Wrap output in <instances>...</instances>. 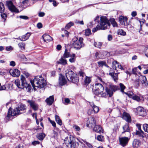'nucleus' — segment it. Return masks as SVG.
Masks as SVG:
<instances>
[{"mask_svg":"<svg viewBox=\"0 0 148 148\" xmlns=\"http://www.w3.org/2000/svg\"><path fill=\"white\" fill-rule=\"evenodd\" d=\"M63 138L64 143L68 147L70 146L71 148H75L79 145V143H76L75 138L69 133L65 132L64 134Z\"/></svg>","mask_w":148,"mask_h":148,"instance_id":"nucleus-1","label":"nucleus"},{"mask_svg":"<svg viewBox=\"0 0 148 148\" xmlns=\"http://www.w3.org/2000/svg\"><path fill=\"white\" fill-rule=\"evenodd\" d=\"M100 20V25H98L95 27L92 30L93 32H95L100 30L106 29L108 26H110V24L109 21L106 16H101Z\"/></svg>","mask_w":148,"mask_h":148,"instance_id":"nucleus-2","label":"nucleus"},{"mask_svg":"<svg viewBox=\"0 0 148 148\" xmlns=\"http://www.w3.org/2000/svg\"><path fill=\"white\" fill-rule=\"evenodd\" d=\"M31 83L34 88L36 87L40 88H44L46 85V80L41 76L36 77Z\"/></svg>","mask_w":148,"mask_h":148,"instance_id":"nucleus-3","label":"nucleus"},{"mask_svg":"<svg viewBox=\"0 0 148 148\" xmlns=\"http://www.w3.org/2000/svg\"><path fill=\"white\" fill-rule=\"evenodd\" d=\"M66 75L68 81L79 85V79L77 75L70 69L66 71Z\"/></svg>","mask_w":148,"mask_h":148,"instance_id":"nucleus-4","label":"nucleus"},{"mask_svg":"<svg viewBox=\"0 0 148 148\" xmlns=\"http://www.w3.org/2000/svg\"><path fill=\"white\" fill-rule=\"evenodd\" d=\"M25 106L23 104H21L19 107L12 110L11 107L8 109L7 116L9 118L11 116H14L22 113L20 111H23L26 109Z\"/></svg>","mask_w":148,"mask_h":148,"instance_id":"nucleus-5","label":"nucleus"},{"mask_svg":"<svg viewBox=\"0 0 148 148\" xmlns=\"http://www.w3.org/2000/svg\"><path fill=\"white\" fill-rule=\"evenodd\" d=\"M103 90L104 87L102 84L96 83L93 89V93L94 95L99 97H106L107 95L106 93H103Z\"/></svg>","mask_w":148,"mask_h":148,"instance_id":"nucleus-6","label":"nucleus"},{"mask_svg":"<svg viewBox=\"0 0 148 148\" xmlns=\"http://www.w3.org/2000/svg\"><path fill=\"white\" fill-rule=\"evenodd\" d=\"M83 40L84 39L82 37L78 38L75 37L71 40V44L74 48L78 50L84 46Z\"/></svg>","mask_w":148,"mask_h":148,"instance_id":"nucleus-7","label":"nucleus"},{"mask_svg":"<svg viewBox=\"0 0 148 148\" xmlns=\"http://www.w3.org/2000/svg\"><path fill=\"white\" fill-rule=\"evenodd\" d=\"M14 83L19 88L23 89L25 87L26 89L28 88L29 90L31 88L30 85L27 83L25 78L22 75L21 76L20 80L16 79Z\"/></svg>","mask_w":148,"mask_h":148,"instance_id":"nucleus-8","label":"nucleus"},{"mask_svg":"<svg viewBox=\"0 0 148 148\" xmlns=\"http://www.w3.org/2000/svg\"><path fill=\"white\" fill-rule=\"evenodd\" d=\"M118 86L112 84L109 85L108 87H106L105 90L107 94L110 97H111L113 95V93L118 89Z\"/></svg>","mask_w":148,"mask_h":148,"instance_id":"nucleus-9","label":"nucleus"},{"mask_svg":"<svg viewBox=\"0 0 148 148\" xmlns=\"http://www.w3.org/2000/svg\"><path fill=\"white\" fill-rule=\"evenodd\" d=\"M128 137H123L119 138L120 144L122 147H124L127 145L130 140L131 136Z\"/></svg>","mask_w":148,"mask_h":148,"instance_id":"nucleus-10","label":"nucleus"},{"mask_svg":"<svg viewBox=\"0 0 148 148\" xmlns=\"http://www.w3.org/2000/svg\"><path fill=\"white\" fill-rule=\"evenodd\" d=\"M27 103L29 104L30 108L34 111L37 110L38 109V105L35 101L33 100H28Z\"/></svg>","mask_w":148,"mask_h":148,"instance_id":"nucleus-11","label":"nucleus"},{"mask_svg":"<svg viewBox=\"0 0 148 148\" xmlns=\"http://www.w3.org/2000/svg\"><path fill=\"white\" fill-rule=\"evenodd\" d=\"M134 111L139 116H143L146 115V112L141 107L139 106L134 110Z\"/></svg>","mask_w":148,"mask_h":148,"instance_id":"nucleus-12","label":"nucleus"},{"mask_svg":"<svg viewBox=\"0 0 148 148\" xmlns=\"http://www.w3.org/2000/svg\"><path fill=\"white\" fill-rule=\"evenodd\" d=\"M67 81L64 76L60 74L59 75V84L61 86H63L66 84Z\"/></svg>","mask_w":148,"mask_h":148,"instance_id":"nucleus-13","label":"nucleus"},{"mask_svg":"<svg viewBox=\"0 0 148 148\" xmlns=\"http://www.w3.org/2000/svg\"><path fill=\"white\" fill-rule=\"evenodd\" d=\"M7 5L8 8L12 12H18V9L13 5L12 2L10 1H9L7 2Z\"/></svg>","mask_w":148,"mask_h":148,"instance_id":"nucleus-14","label":"nucleus"},{"mask_svg":"<svg viewBox=\"0 0 148 148\" xmlns=\"http://www.w3.org/2000/svg\"><path fill=\"white\" fill-rule=\"evenodd\" d=\"M9 73L11 75L14 77H19L20 74V71L17 69H11L10 70Z\"/></svg>","mask_w":148,"mask_h":148,"instance_id":"nucleus-15","label":"nucleus"},{"mask_svg":"<svg viewBox=\"0 0 148 148\" xmlns=\"http://www.w3.org/2000/svg\"><path fill=\"white\" fill-rule=\"evenodd\" d=\"M127 18L125 17L122 16H121L119 17V21L120 23L122 25H124L125 26L128 25L127 21Z\"/></svg>","mask_w":148,"mask_h":148,"instance_id":"nucleus-16","label":"nucleus"},{"mask_svg":"<svg viewBox=\"0 0 148 148\" xmlns=\"http://www.w3.org/2000/svg\"><path fill=\"white\" fill-rule=\"evenodd\" d=\"M123 128L124 131L122 132V134L126 132L127 133V136H131L130 129L128 124H126L123 127Z\"/></svg>","mask_w":148,"mask_h":148,"instance_id":"nucleus-17","label":"nucleus"},{"mask_svg":"<svg viewBox=\"0 0 148 148\" xmlns=\"http://www.w3.org/2000/svg\"><path fill=\"white\" fill-rule=\"evenodd\" d=\"M123 118L127 122L130 123L132 121L131 117L130 115L127 112H124L123 114Z\"/></svg>","mask_w":148,"mask_h":148,"instance_id":"nucleus-18","label":"nucleus"},{"mask_svg":"<svg viewBox=\"0 0 148 148\" xmlns=\"http://www.w3.org/2000/svg\"><path fill=\"white\" fill-rule=\"evenodd\" d=\"M88 121V123L87 124L88 127H93L96 125V122L94 118L92 117L90 118Z\"/></svg>","mask_w":148,"mask_h":148,"instance_id":"nucleus-19","label":"nucleus"},{"mask_svg":"<svg viewBox=\"0 0 148 148\" xmlns=\"http://www.w3.org/2000/svg\"><path fill=\"white\" fill-rule=\"evenodd\" d=\"M94 131L99 133H103V130L101 127L99 125H96L94 127L93 129Z\"/></svg>","mask_w":148,"mask_h":148,"instance_id":"nucleus-20","label":"nucleus"},{"mask_svg":"<svg viewBox=\"0 0 148 148\" xmlns=\"http://www.w3.org/2000/svg\"><path fill=\"white\" fill-rule=\"evenodd\" d=\"M141 145L140 141L137 139H134L132 145L134 148H137Z\"/></svg>","mask_w":148,"mask_h":148,"instance_id":"nucleus-21","label":"nucleus"},{"mask_svg":"<svg viewBox=\"0 0 148 148\" xmlns=\"http://www.w3.org/2000/svg\"><path fill=\"white\" fill-rule=\"evenodd\" d=\"M44 41L46 42H48L52 40V38L49 35L45 34L42 36Z\"/></svg>","mask_w":148,"mask_h":148,"instance_id":"nucleus-22","label":"nucleus"},{"mask_svg":"<svg viewBox=\"0 0 148 148\" xmlns=\"http://www.w3.org/2000/svg\"><path fill=\"white\" fill-rule=\"evenodd\" d=\"M54 98L53 95L50 96L49 98H47L45 100V101L47 105H51L54 101Z\"/></svg>","mask_w":148,"mask_h":148,"instance_id":"nucleus-23","label":"nucleus"},{"mask_svg":"<svg viewBox=\"0 0 148 148\" xmlns=\"http://www.w3.org/2000/svg\"><path fill=\"white\" fill-rule=\"evenodd\" d=\"M31 33L28 32L25 35L23 36L21 38H17V39H19L20 40L22 41H25L28 39L30 36Z\"/></svg>","mask_w":148,"mask_h":148,"instance_id":"nucleus-24","label":"nucleus"},{"mask_svg":"<svg viewBox=\"0 0 148 148\" xmlns=\"http://www.w3.org/2000/svg\"><path fill=\"white\" fill-rule=\"evenodd\" d=\"M90 105L92 107V108L93 109V111L95 113H97L99 112V109L98 107L96 106V105H94L93 103L92 102H89Z\"/></svg>","mask_w":148,"mask_h":148,"instance_id":"nucleus-25","label":"nucleus"},{"mask_svg":"<svg viewBox=\"0 0 148 148\" xmlns=\"http://www.w3.org/2000/svg\"><path fill=\"white\" fill-rule=\"evenodd\" d=\"M63 57H62L59 61L57 62V63L59 64H61L63 65H65L67 64L66 60L64 59Z\"/></svg>","mask_w":148,"mask_h":148,"instance_id":"nucleus-26","label":"nucleus"},{"mask_svg":"<svg viewBox=\"0 0 148 148\" xmlns=\"http://www.w3.org/2000/svg\"><path fill=\"white\" fill-rule=\"evenodd\" d=\"M119 73L117 72L116 73H110L109 75L112 77L115 82H116L118 79V74Z\"/></svg>","mask_w":148,"mask_h":148,"instance_id":"nucleus-27","label":"nucleus"},{"mask_svg":"<svg viewBox=\"0 0 148 148\" xmlns=\"http://www.w3.org/2000/svg\"><path fill=\"white\" fill-rule=\"evenodd\" d=\"M135 134L138 136L139 137L142 138L145 137L144 132L142 130H136Z\"/></svg>","mask_w":148,"mask_h":148,"instance_id":"nucleus-28","label":"nucleus"},{"mask_svg":"<svg viewBox=\"0 0 148 148\" xmlns=\"http://www.w3.org/2000/svg\"><path fill=\"white\" fill-rule=\"evenodd\" d=\"M45 135L44 133H39L36 136V137L40 140H42L45 137Z\"/></svg>","mask_w":148,"mask_h":148,"instance_id":"nucleus-29","label":"nucleus"},{"mask_svg":"<svg viewBox=\"0 0 148 148\" xmlns=\"http://www.w3.org/2000/svg\"><path fill=\"white\" fill-rule=\"evenodd\" d=\"M107 62L108 64H119V63L116 61H114L112 58H109L107 60Z\"/></svg>","mask_w":148,"mask_h":148,"instance_id":"nucleus-30","label":"nucleus"},{"mask_svg":"<svg viewBox=\"0 0 148 148\" xmlns=\"http://www.w3.org/2000/svg\"><path fill=\"white\" fill-rule=\"evenodd\" d=\"M71 55L69 52H68L67 50L66 49L63 57L64 58H66L69 57H71Z\"/></svg>","mask_w":148,"mask_h":148,"instance_id":"nucleus-31","label":"nucleus"},{"mask_svg":"<svg viewBox=\"0 0 148 148\" xmlns=\"http://www.w3.org/2000/svg\"><path fill=\"white\" fill-rule=\"evenodd\" d=\"M3 86H4L5 87V89L3 90H5L6 89L9 90H11L12 89V86L13 84H7Z\"/></svg>","mask_w":148,"mask_h":148,"instance_id":"nucleus-32","label":"nucleus"},{"mask_svg":"<svg viewBox=\"0 0 148 148\" xmlns=\"http://www.w3.org/2000/svg\"><path fill=\"white\" fill-rule=\"evenodd\" d=\"M56 121L57 123L60 125L62 124L61 120L60 119V117L58 115H56L55 116Z\"/></svg>","mask_w":148,"mask_h":148,"instance_id":"nucleus-33","label":"nucleus"},{"mask_svg":"<svg viewBox=\"0 0 148 148\" xmlns=\"http://www.w3.org/2000/svg\"><path fill=\"white\" fill-rule=\"evenodd\" d=\"M141 78V82H142L143 84H145L146 86L148 85V82L147 80L146 77L145 76H143Z\"/></svg>","mask_w":148,"mask_h":148,"instance_id":"nucleus-34","label":"nucleus"},{"mask_svg":"<svg viewBox=\"0 0 148 148\" xmlns=\"http://www.w3.org/2000/svg\"><path fill=\"white\" fill-rule=\"evenodd\" d=\"M110 21L111 24L112 25L113 27H117L118 25L115 21V20L113 18H111L110 19Z\"/></svg>","mask_w":148,"mask_h":148,"instance_id":"nucleus-35","label":"nucleus"},{"mask_svg":"<svg viewBox=\"0 0 148 148\" xmlns=\"http://www.w3.org/2000/svg\"><path fill=\"white\" fill-rule=\"evenodd\" d=\"M117 34L120 35L125 36L126 34V33L123 30L119 29L117 31Z\"/></svg>","mask_w":148,"mask_h":148,"instance_id":"nucleus-36","label":"nucleus"},{"mask_svg":"<svg viewBox=\"0 0 148 148\" xmlns=\"http://www.w3.org/2000/svg\"><path fill=\"white\" fill-rule=\"evenodd\" d=\"M71 58L69 59V61L71 63L74 62L76 60V57L75 54H73L71 56Z\"/></svg>","mask_w":148,"mask_h":148,"instance_id":"nucleus-37","label":"nucleus"},{"mask_svg":"<svg viewBox=\"0 0 148 148\" xmlns=\"http://www.w3.org/2000/svg\"><path fill=\"white\" fill-rule=\"evenodd\" d=\"M102 45V43L101 42H94V45L96 47L100 48L101 47Z\"/></svg>","mask_w":148,"mask_h":148,"instance_id":"nucleus-38","label":"nucleus"},{"mask_svg":"<svg viewBox=\"0 0 148 148\" xmlns=\"http://www.w3.org/2000/svg\"><path fill=\"white\" fill-rule=\"evenodd\" d=\"M91 81V78L90 77L86 76V78L84 80V83L86 85H88Z\"/></svg>","mask_w":148,"mask_h":148,"instance_id":"nucleus-39","label":"nucleus"},{"mask_svg":"<svg viewBox=\"0 0 148 148\" xmlns=\"http://www.w3.org/2000/svg\"><path fill=\"white\" fill-rule=\"evenodd\" d=\"M5 10V8L3 3L0 2V12L3 13Z\"/></svg>","mask_w":148,"mask_h":148,"instance_id":"nucleus-40","label":"nucleus"},{"mask_svg":"<svg viewBox=\"0 0 148 148\" xmlns=\"http://www.w3.org/2000/svg\"><path fill=\"white\" fill-rule=\"evenodd\" d=\"M97 139L99 141L103 142L104 140V138L103 136L101 135H98L97 138Z\"/></svg>","mask_w":148,"mask_h":148,"instance_id":"nucleus-41","label":"nucleus"},{"mask_svg":"<svg viewBox=\"0 0 148 148\" xmlns=\"http://www.w3.org/2000/svg\"><path fill=\"white\" fill-rule=\"evenodd\" d=\"M74 24V23L73 22H70L67 24L65 26V29H69L71 27V26H73Z\"/></svg>","mask_w":148,"mask_h":148,"instance_id":"nucleus-42","label":"nucleus"},{"mask_svg":"<svg viewBox=\"0 0 148 148\" xmlns=\"http://www.w3.org/2000/svg\"><path fill=\"white\" fill-rule=\"evenodd\" d=\"M132 98L133 100L138 102H140L141 100L139 97L136 95H134Z\"/></svg>","mask_w":148,"mask_h":148,"instance_id":"nucleus-43","label":"nucleus"},{"mask_svg":"<svg viewBox=\"0 0 148 148\" xmlns=\"http://www.w3.org/2000/svg\"><path fill=\"white\" fill-rule=\"evenodd\" d=\"M18 45L20 48V49L22 50H24L25 49V44L23 42H21L19 43Z\"/></svg>","mask_w":148,"mask_h":148,"instance_id":"nucleus-44","label":"nucleus"},{"mask_svg":"<svg viewBox=\"0 0 148 148\" xmlns=\"http://www.w3.org/2000/svg\"><path fill=\"white\" fill-rule=\"evenodd\" d=\"M121 89V91L123 93H124V90L126 88L125 86L122 83H120L119 84Z\"/></svg>","mask_w":148,"mask_h":148,"instance_id":"nucleus-45","label":"nucleus"},{"mask_svg":"<svg viewBox=\"0 0 148 148\" xmlns=\"http://www.w3.org/2000/svg\"><path fill=\"white\" fill-rule=\"evenodd\" d=\"M143 129L144 130L148 133V124L145 123L143 125Z\"/></svg>","mask_w":148,"mask_h":148,"instance_id":"nucleus-46","label":"nucleus"},{"mask_svg":"<svg viewBox=\"0 0 148 148\" xmlns=\"http://www.w3.org/2000/svg\"><path fill=\"white\" fill-rule=\"evenodd\" d=\"M105 63L106 62L104 61H99L97 62L99 66L101 67H102L103 66H104Z\"/></svg>","mask_w":148,"mask_h":148,"instance_id":"nucleus-47","label":"nucleus"},{"mask_svg":"<svg viewBox=\"0 0 148 148\" xmlns=\"http://www.w3.org/2000/svg\"><path fill=\"white\" fill-rule=\"evenodd\" d=\"M134 85L136 88H138V87L139 86V80H136L134 83Z\"/></svg>","mask_w":148,"mask_h":148,"instance_id":"nucleus-48","label":"nucleus"},{"mask_svg":"<svg viewBox=\"0 0 148 148\" xmlns=\"http://www.w3.org/2000/svg\"><path fill=\"white\" fill-rule=\"evenodd\" d=\"M91 34V30L89 29H88L85 30V35L86 36H89Z\"/></svg>","mask_w":148,"mask_h":148,"instance_id":"nucleus-49","label":"nucleus"},{"mask_svg":"<svg viewBox=\"0 0 148 148\" xmlns=\"http://www.w3.org/2000/svg\"><path fill=\"white\" fill-rule=\"evenodd\" d=\"M1 18L3 19V21L4 22L5 21L7 17L6 14L4 13H1Z\"/></svg>","mask_w":148,"mask_h":148,"instance_id":"nucleus-50","label":"nucleus"},{"mask_svg":"<svg viewBox=\"0 0 148 148\" xmlns=\"http://www.w3.org/2000/svg\"><path fill=\"white\" fill-rule=\"evenodd\" d=\"M75 23L76 24H79L82 25L84 24V23L83 21H80L77 19L75 21Z\"/></svg>","mask_w":148,"mask_h":148,"instance_id":"nucleus-51","label":"nucleus"},{"mask_svg":"<svg viewBox=\"0 0 148 148\" xmlns=\"http://www.w3.org/2000/svg\"><path fill=\"white\" fill-rule=\"evenodd\" d=\"M40 142L38 141H34L32 142V144L34 146H35L36 145L39 144Z\"/></svg>","mask_w":148,"mask_h":148,"instance_id":"nucleus-52","label":"nucleus"},{"mask_svg":"<svg viewBox=\"0 0 148 148\" xmlns=\"http://www.w3.org/2000/svg\"><path fill=\"white\" fill-rule=\"evenodd\" d=\"M70 102V100L68 98H66L64 103L65 104H67Z\"/></svg>","mask_w":148,"mask_h":148,"instance_id":"nucleus-53","label":"nucleus"},{"mask_svg":"<svg viewBox=\"0 0 148 148\" xmlns=\"http://www.w3.org/2000/svg\"><path fill=\"white\" fill-rule=\"evenodd\" d=\"M137 69V68H133L132 69V72L133 74L134 75H137V71L136 70Z\"/></svg>","mask_w":148,"mask_h":148,"instance_id":"nucleus-54","label":"nucleus"},{"mask_svg":"<svg viewBox=\"0 0 148 148\" xmlns=\"http://www.w3.org/2000/svg\"><path fill=\"white\" fill-rule=\"evenodd\" d=\"M79 74L80 76L83 77L85 75V73L82 71H80L79 72Z\"/></svg>","mask_w":148,"mask_h":148,"instance_id":"nucleus-55","label":"nucleus"},{"mask_svg":"<svg viewBox=\"0 0 148 148\" xmlns=\"http://www.w3.org/2000/svg\"><path fill=\"white\" fill-rule=\"evenodd\" d=\"M15 65H16V63L14 61H12L10 62V66H15Z\"/></svg>","mask_w":148,"mask_h":148,"instance_id":"nucleus-56","label":"nucleus"},{"mask_svg":"<svg viewBox=\"0 0 148 148\" xmlns=\"http://www.w3.org/2000/svg\"><path fill=\"white\" fill-rule=\"evenodd\" d=\"M58 130V129L57 128H55V129H54L53 130V134H54V136H57L58 135V132H56L54 130Z\"/></svg>","mask_w":148,"mask_h":148,"instance_id":"nucleus-57","label":"nucleus"},{"mask_svg":"<svg viewBox=\"0 0 148 148\" xmlns=\"http://www.w3.org/2000/svg\"><path fill=\"white\" fill-rule=\"evenodd\" d=\"M21 18L26 20L28 18V17L26 16H19Z\"/></svg>","mask_w":148,"mask_h":148,"instance_id":"nucleus-58","label":"nucleus"},{"mask_svg":"<svg viewBox=\"0 0 148 148\" xmlns=\"http://www.w3.org/2000/svg\"><path fill=\"white\" fill-rule=\"evenodd\" d=\"M85 143L89 148H93V147L92 145L88 143L85 141Z\"/></svg>","mask_w":148,"mask_h":148,"instance_id":"nucleus-59","label":"nucleus"},{"mask_svg":"<svg viewBox=\"0 0 148 148\" xmlns=\"http://www.w3.org/2000/svg\"><path fill=\"white\" fill-rule=\"evenodd\" d=\"M113 38L111 34H109L108 36V41H111L112 39Z\"/></svg>","mask_w":148,"mask_h":148,"instance_id":"nucleus-60","label":"nucleus"},{"mask_svg":"<svg viewBox=\"0 0 148 148\" xmlns=\"http://www.w3.org/2000/svg\"><path fill=\"white\" fill-rule=\"evenodd\" d=\"M50 123L52 125L53 127L56 128V123L54 121H52V120H50Z\"/></svg>","mask_w":148,"mask_h":148,"instance_id":"nucleus-61","label":"nucleus"},{"mask_svg":"<svg viewBox=\"0 0 148 148\" xmlns=\"http://www.w3.org/2000/svg\"><path fill=\"white\" fill-rule=\"evenodd\" d=\"M45 13L44 12H40L38 14V16L39 17H43L45 15Z\"/></svg>","mask_w":148,"mask_h":148,"instance_id":"nucleus-62","label":"nucleus"},{"mask_svg":"<svg viewBox=\"0 0 148 148\" xmlns=\"http://www.w3.org/2000/svg\"><path fill=\"white\" fill-rule=\"evenodd\" d=\"M73 128H74L76 131H79L80 130V128L78 126L75 125L73 126Z\"/></svg>","mask_w":148,"mask_h":148,"instance_id":"nucleus-63","label":"nucleus"},{"mask_svg":"<svg viewBox=\"0 0 148 148\" xmlns=\"http://www.w3.org/2000/svg\"><path fill=\"white\" fill-rule=\"evenodd\" d=\"M37 27L39 29L41 28L42 27V24L40 23H38L37 24Z\"/></svg>","mask_w":148,"mask_h":148,"instance_id":"nucleus-64","label":"nucleus"}]
</instances>
